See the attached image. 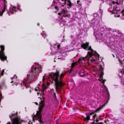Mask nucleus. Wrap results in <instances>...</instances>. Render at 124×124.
<instances>
[{"label": "nucleus", "instance_id": "nucleus-1", "mask_svg": "<svg viewBox=\"0 0 124 124\" xmlns=\"http://www.w3.org/2000/svg\"><path fill=\"white\" fill-rule=\"evenodd\" d=\"M42 71L41 66L37 64H35L32 66L31 70L28 72L26 78L24 79L23 85L30 84L34 82L37 79L39 73Z\"/></svg>", "mask_w": 124, "mask_h": 124}, {"label": "nucleus", "instance_id": "nucleus-2", "mask_svg": "<svg viewBox=\"0 0 124 124\" xmlns=\"http://www.w3.org/2000/svg\"><path fill=\"white\" fill-rule=\"evenodd\" d=\"M88 43L83 44L81 45V47L84 49L89 50L88 52L87 55L86 56L89 62H92L98 59L99 55L95 51H93L91 48V46H88Z\"/></svg>", "mask_w": 124, "mask_h": 124}, {"label": "nucleus", "instance_id": "nucleus-3", "mask_svg": "<svg viewBox=\"0 0 124 124\" xmlns=\"http://www.w3.org/2000/svg\"><path fill=\"white\" fill-rule=\"evenodd\" d=\"M61 2L59 3L60 4V7L63 9V11L61 13H59V15H62L64 17H69L70 15L69 14L68 12L66 10H64V8H69L71 7L72 5L73 4L71 1L69 0H60Z\"/></svg>", "mask_w": 124, "mask_h": 124}, {"label": "nucleus", "instance_id": "nucleus-4", "mask_svg": "<svg viewBox=\"0 0 124 124\" xmlns=\"http://www.w3.org/2000/svg\"><path fill=\"white\" fill-rule=\"evenodd\" d=\"M59 74L58 72L57 71L55 73L52 72L49 74L48 77V78H52L53 81H54L56 90L58 89L59 87L63 85V83L60 80V79L61 77H63L64 74L62 73L61 74L60 76L59 77Z\"/></svg>", "mask_w": 124, "mask_h": 124}, {"label": "nucleus", "instance_id": "nucleus-5", "mask_svg": "<svg viewBox=\"0 0 124 124\" xmlns=\"http://www.w3.org/2000/svg\"><path fill=\"white\" fill-rule=\"evenodd\" d=\"M39 110L37 112L36 115H32V116L33 121H35L36 122H38L40 124L42 122L41 117L42 115L41 114V111L44 106V103L42 101H41L40 103Z\"/></svg>", "mask_w": 124, "mask_h": 124}, {"label": "nucleus", "instance_id": "nucleus-6", "mask_svg": "<svg viewBox=\"0 0 124 124\" xmlns=\"http://www.w3.org/2000/svg\"><path fill=\"white\" fill-rule=\"evenodd\" d=\"M46 74H45L44 76L43 77V78L42 79V82H43L42 85V90L41 92V93L40 92V89L38 87H37L35 88V90L36 91H39V92L37 93V94L39 95L40 94V95H41V94H43V93L45 90L47 88L45 86V85L44 84L43 82L45 80V77L46 76Z\"/></svg>", "mask_w": 124, "mask_h": 124}, {"label": "nucleus", "instance_id": "nucleus-7", "mask_svg": "<svg viewBox=\"0 0 124 124\" xmlns=\"http://www.w3.org/2000/svg\"><path fill=\"white\" fill-rule=\"evenodd\" d=\"M9 117L12 121V123L11 124L9 122H8L7 124H20L21 123L22 121L20 119L19 117H16L15 118H13L12 117L11 118L10 115L9 116Z\"/></svg>", "mask_w": 124, "mask_h": 124}, {"label": "nucleus", "instance_id": "nucleus-8", "mask_svg": "<svg viewBox=\"0 0 124 124\" xmlns=\"http://www.w3.org/2000/svg\"><path fill=\"white\" fill-rule=\"evenodd\" d=\"M1 49V51H0V58L2 61L6 60L7 59V57L5 56V53L3 52L4 49V46L2 45L0 47Z\"/></svg>", "mask_w": 124, "mask_h": 124}, {"label": "nucleus", "instance_id": "nucleus-9", "mask_svg": "<svg viewBox=\"0 0 124 124\" xmlns=\"http://www.w3.org/2000/svg\"><path fill=\"white\" fill-rule=\"evenodd\" d=\"M99 69L101 71L100 74V78L98 80L101 81V82H103L106 81L105 79L103 80V79L102 76L104 74L103 73V67L101 65L100 63V66L99 67Z\"/></svg>", "mask_w": 124, "mask_h": 124}, {"label": "nucleus", "instance_id": "nucleus-10", "mask_svg": "<svg viewBox=\"0 0 124 124\" xmlns=\"http://www.w3.org/2000/svg\"><path fill=\"white\" fill-rule=\"evenodd\" d=\"M18 10L19 9L18 8H16L15 6H14L12 8L11 7V8H10L9 11H7V13H8L9 15L10 16V14H14V11L16 12H17Z\"/></svg>", "mask_w": 124, "mask_h": 124}, {"label": "nucleus", "instance_id": "nucleus-11", "mask_svg": "<svg viewBox=\"0 0 124 124\" xmlns=\"http://www.w3.org/2000/svg\"><path fill=\"white\" fill-rule=\"evenodd\" d=\"M124 54L122 53H120V56L118 57V61L122 64L124 63Z\"/></svg>", "mask_w": 124, "mask_h": 124}, {"label": "nucleus", "instance_id": "nucleus-12", "mask_svg": "<svg viewBox=\"0 0 124 124\" xmlns=\"http://www.w3.org/2000/svg\"><path fill=\"white\" fill-rule=\"evenodd\" d=\"M7 9L6 5L5 4L0 8V16H1L2 15L3 13L6 11Z\"/></svg>", "mask_w": 124, "mask_h": 124}, {"label": "nucleus", "instance_id": "nucleus-13", "mask_svg": "<svg viewBox=\"0 0 124 124\" xmlns=\"http://www.w3.org/2000/svg\"><path fill=\"white\" fill-rule=\"evenodd\" d=\"M118 2L116 1V0H115V1L114 0L112 1V4L111 5L112 7H113V8L116 9L117 7V6L118 5Z\"/></svg>", "mask_w": 124, "mask_h": 124}, {"label": "nucleus", "instance_id": "nucleus-14", "mask_svg": "<svg viewBox=\"0 0 124 124\" xmlns=\"http://www.w3.org/2000/svg\"><path fill=\"white\" fill-rule=\"evenodd\" d=\"M119 13V11L117 10L116 9L113 10L112 13L115 14L114 16L115 17H120V14L119 15L118 13Z\"/></svg>", "mask_w": 124, "mask_h": 124}, {"label": "nucleus", "instance_id": "nucleus-15", "mask_svg": "<svg viewBox=\"0 0 124 124\" xmlns=\"http://www.w3.org/2000/svg\"><path fill=\"white\" fill-rule=\"evenodd\" d=\"M86 58V57H81L79 59L78 61L79 63H84L85 58Z\"/></svg>", "mask_w": 124, "mask_h": 124}, {"label": "nucleus", "instance_id": "nucleus-16", "mask_svg": "<svg viewBox=\"0 0 124 124\" xmlns=\"http://www.w3.org/2000/svg\"><path fill=\"white\" fill-rule=\"evenodd\" d=\"M120 18L121 19H124V9L123 10L120 14Z\"/></svg>", "mask_w": 124, "mask_h": 124}, {"label": "nucleus", "instance_id": "nucleus-17", "mask_svg": "<svg viewBox=\"0 0 124 124\" xmlns=\"http://www.w3.org/2000/svg\"><path fill=\"white\" fill-rule=\"evenodd\" d=\"M102 88H103L102 92H107V89L105 86L103 85L102 87Z\"/></svg>", "mask_w": 124, "mask_h": 124}, {"label": "nucleus", "instance_id": "nucleus-18", "mask_svg": "<svg viewBox=\"0 0 124 124\" xmlns=\"http://www.w3.org/2000/svg\"><path fill=\"white\" fill-rule=\"evenodd\" d=\"M16 113H17V112H16ZM10 115L11 116V118H12V117H13V118H15V117H18L17 116V113L15 114H12L11 115Z\"/></svg>", "mask_w": 124, "mask_h": 124}, {"label": "nucleus", "instance_id": "nucleus-19", "mask_svg": "<svg viewBox=\"0 0 124 124\" xmlns=\"http://www.w3.org/2000/svg\"><path fill=\"white\" fill-rule=\"evenodd\" d=\"M99 16H101L103 13V10L101 9H99Z\"/></svg>", "mask_w": 124, "mask_h": 124}, {"label": "nucleus", "instance_id": "nucleus-20", "mask_svg": "<svg viewBox=\"0 0 124 124\" xmlns=\"http://www.w3.org/2000/svg\"><path fill=\"white\" fill-rule=\"evenodd\" d=\"M79 74H80V76L82 77H83L84 76V73L83 71H82L80 72L79 73Z\"/></svg>", "mask_w": 124, "mask_h": 124}, {"label": "nucleus", "instance_id": "nucleus-21", "mask_svg": "<svg viewBox=\"0 0 124 124\" xmlns=\"http://www.w3.org/2000/svg\"><path fill=\"white\" fill-rule=\"evenodd\" d=\"M93 114V113H90L89 114V116H87L86 118V120H89L90 119V116L91 115H92Z\"/></svg>", "mask_w": 124, "mask_h": 124}, {"label": "nucleus", "instance_id": "nucleus-22", "mask_svg": "<svg viewBox=\"0 0 124 124\" xmlns=\"http://www.w3.org/2000/svg\"><path fill=\"white\" fill-rule=\"evenodd\" d=\"M41 34L42 35V36L45 39V37H46V35L45 34V32L44 31H42V33H41Z\"/></svg>", "mask_w": 124, "mask_h": 124}, {"label": "nucleus", "instance_id": "nucleus-23", "mask_svg": "<svg viewBox=\"0 0 124 124\" xmlns=\"http://www.w3.org/2000/svg\"><path fill=\"white\" fill-rule=\"evenodd\" d=\"M77 4H78V6H80L82 4L80 0H78L77 1Z\"/></svg>", "mask_w": 124, "mask_h": 124}, {"label": "nucleus", "instance_id": "nucleus-24", "mask_svg": "<svg viewBox=\"0 0 124 124\" xmlns=\"http://www.w3.org/2000/svg\"><path fill=\"white\" fill-rule=\"evenodd\" d=\"M76 64V63H72L71 65V67H73Z\"/></svg>", "mask_w": 124, "mask_h": 124}, {"label": "nucleus", "instance_id": "nucleus-25", "mask_svg": "<svg viewBox=\"0 0 124 124\" xmlns=\"http://www.w3.org/2000/svg\"><path fill=\"white\" fill-rule=\"evenodd\" d=\"M55 9L57 10H58V7L57 6H55Z\"/></svg>", "mask_w": 124, "mask_h": 124}, {"label": "nucleus", "instance_id": "nucleus-26", "mask_svg": "<svg viewBox=\"0 0 124 124\" xmlns=\"http://www.w3.org/2000/svg\"><path fill=\"white\" fill-rule=\"evenodd\" d=\"M17 77L16 76V75H14V76L11 78V79H12V78L16 79Z\"/></svg>", "mask_w": 124, "mask_h": 124}, {"label": "nucleus", "instance_id": "nucleus-27", "mask_svg": "<svg viewBox=\"0 0 124 124\" xmlns=\"http://www.w3.org/2000/svg\"><path fill=\"white\" fill-rule=\"evenodd\" d=\"M109 10H110L111 11L112 10V11L113 10H114V9H113L112 8H109Z\"/></svg>", "mask_w": 124, "mask_h": 124}, {"label": "nucleus", "instance_id": "nucleus-28", "mask_svg": "<svg viewBox=\"0 0 124 124\" xmlns=\"http://www.w3.org/2000/svg\"><path fill=\"white\" fill-rule=\"evenodd\" d=\"M96 114H95L93 116V117H94V119H95V117H96Z\"/></svg>", "mask_w": 124, "mask_h": 124}, {"label": "nucleus", "instance_id": "nucleus-29", "mask_svg": "<svg viewBox=\"0 0 124 124\" xmlns=\"http://www.w3.org/2000/svg\"><path fill=\"white\" fill-rule=\"evenodd\" d=\"M32 123L31 122V121H30L29 122H28V124H32Z\"/></svg>", "mask_w": 124, "mask_h": 124}, {"label": "nucleus", "instance_id": "nucleus-30", "mask_svg": "<svg viewBox=\"0 0 124 124\" xmlns=\"http://www.w3.org/2000/svg\"><path fill=\"white\" fill-rule=\"evenodd\" d=\"M97 15V14H96L95 13L94 14V17L96 16Z\"/></svg>", "mask_w": 124, "mask_h": 124}, {"label": "nucleus", "instance_id": "nucleus-31", "mask_svg": "<svg viewBox=\"0 0 124 124\" xmlns=\"http://www.w3.org/2000/svg\"><path fill=\"white\" fill-rule=\"evenodd\" d=\"M60 46V45H57V47L58 48H59Z\"/></svg>", "mask_w": 124, "mask_h": 124}, {"label": "nucleus", "instance_id": "nucleus-32", "mask_svg": "<svg viewBox=\"0 0 124 124\" xmlns=\"http://www.w3.org/2000/svg\"><path fill=\"white\" fill-rule=\"evenodd\" d=\"M3 73H2V72H1V76H3Z\"/></svg>", "mask_w": 124, "mask_h": 124}, {"label": "nucleus", "instance_id": "nucleus-33", "mask_svg": "<svg viewBox=\"0 0 124 124\" xmlns=\"http://www.w3.org/2000/svg\"><path fill=\"white\" fill-rule=\"evenodd\" d=\"M98 124H103L102 122H100L99 123H98Z\"/></svg>", "mask_w": 124, "mask_h": 124}, {"label": "nucleus", "instance_id": "nucleus-34", "mask_svg": "<svg viewBox=\"0 0 124 124\" xmlns=\"http://www.w3.org/2000/svg\"><path fill=\"white\" fill-rule=\"evenodd\" d=\"M4 71V70H3L1 72H2V73H3V72Z\"/></svg>", "mask_w": 124, "mask_h": 124}, {"label": "nucleus", "instance_id": "nucleus-35", "mask_svg": "<svg viewBox=\"0 0 124 124\" xmlns=\"http://www.w3.org/2000/svg\"><path fill=\"white\" fill-rule=\"evenodd\" d=\"M112 55L114 57H115V56L113 54H112Z\"/></svg>", "mask_w": 124, "mask_h": 124}, {"label": "nucleus", "instance_id": "nucleus-36", "mask_svg": "<svg viewBox=\"0 0 124 124\" xmlns=\"http://www.w3.org/2000/svg\"><path fill=\"white\" fill-rule=\"evenodd\" d=\"M35 103L36 104V105H38V103L37 102H36Z\"/></svg>", "mask_w": 124, "mask_h": 124}, {"label": "nucleus", "instance_id": "nucleus-37", "mask_svg": "<svg viewBox=\"0 0 124 124\" xmlns=\"http://www.w3.org/2000/svg\"><path fill=\"white\" fill-rule=\"evenodd\" d=\"M2 95V94L1 93H0V96H1Z\"/></svg>", "mask_w": 124, "mask_h": 124}, {"label": "nucleus", "instance_id": "nucleus-38", "mask_svg": "<svg viewBox=\"0 0 124 124\" xmlns=\"http://www.w3.org/2000/svg\"><path fill=\"white\" fill-rule=\"evenodd\" d=\"M39 23H38V24H37V25H38L39 26Z\"/></svg>", "mask_w": 124, "mask_h": 124}, {"label": "nucleus", "instance_id": "nucleus-39", "mask_svg": "<svg viewBox=\"0 0 124 124\" xmlns=\"http://www.w3.org/2000/svg\"><path fill=\"white\" fill-rule=\"evenodd\" d=\"M61 59L62 60H63V58H62L61 57Z\"/></svg>", "mask_w": 124, "mask_h": 124}, {"label": "nucleus", "instance_id": "nucleus-40", "mask_svg": "<svg viewBox=\"0 0 124 124\" xmlns=\"http://www.w3.org/2000/svg\"><path fill=\"white\" fill-rule=\"evenodd\" d=\"M119 76H120V71H119Z\"/></svg>", "mask_w": 124, "mask_h": 124}, {"label": "nucleus", "instance_id": "nucleus-41", "mask_svg": "<svg viewBox=\"0 0 124 124\" xmlns=\"http://www.w3.org/2000/svg\"><path fill=\"white\" fill-rule=\"evenodd\" d=\"M52 46H51V47H50V48H51V49L52 48Z\"/></svg>", "mask_w": 124, "mask_h": 124}, {"label": "nucleus", "instance_id": "nucleus-42", "mask_svg": "<svg viewBox=\"0 0 124 124\" xmlns=\"http://www.w3.org/2000/svg\"><path fill=\"white\" fill-rule=\"evenodd\" d=\"M1 100H0V102L1 101Z\"/></svg>", "mask_w": 124, "mask_h": 124}, {"label": "nucleus", "instance_id": "nucleus-43", "mask_svg": "<svg viewBox=\"0 0 124 124\" xmlns=\"http://www.w3.org/2000/svg\"><path fill=\"white\" fill-rule=\"evenodd\" d=\"M13 82V81H11V83H12V82Z\"/></svg>", "mask_w": 124, "mask_h": 124}, {"label": "nucleus", "instance_id": "nucleus-44", "mask_svg": "<svg viewBox=\"0 0 124 124\" xmlns=\"http://www.w3.org/2000/svg\"><path fill=\"white\" fill-rule=\"evenodd\" d=\"M60 59V58H58V59Z\"/></svg>", "mask_w": 124, "mask_h": 124}, {"label": "nucleus", "instance_id": "nucleus-45", "mask_svg": "<svg viewBox=\"0 0 124 124\" xmlns=\"http://www.w3.org/2000/svg\"><path fill=\"white\" fill-rule=\"evenodd\" d=\"M103 85L104 84V82L103 83Z\"/></svg>", "mask_w": 124, "mask_h": 124}, {"label": "nucleus", "instance_id": "nucleus-46", "mask_svg": "<svg viewBox=\"0 0 124 124\" xmlns=\"http://www.w3.org/2000/svg\"><path fill=\"white\" fill-rule=\"evenodd\" d=\"M58 121V120H56V121Z\"/></svg>", "mask_w": 124, "mask_h": 124}]
</instances>
